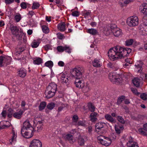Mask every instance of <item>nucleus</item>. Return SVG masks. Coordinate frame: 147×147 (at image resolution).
I'll return each mask as SVG.
<instances>
[{"instance_id": "59", "label": "nucleus", "mask_w": 147, "mask_h": 147, "mask_svg": "<svg viewBox=\"0 0 147 147\" xmlns=\"http://www.w3.org/2000/svg\"><path fill=\"white\" fill-rule=\"evenodd\" d=\"M15 0H5V3L6 4H9L13 3Z\"/></svg>"}, {"instance_id": "32", "label": "nucleus", "mask_w": 147, "mask_h": 147, "mask_svg": "<svg viewBox=\"0 0 147 147\" xmlns=\"http://www.w3.org/2000/svg\"><path fill=\"white\" fill-rule=\"evenodd\" d=\"M46 105V103L45 102L43 101L41 102L39 106V110L42 111L45 108Z\"/></svg>"}, {"instance_id": "41", "label": "nucleus", "mask_w": 147, "mask_h": 147, "mask_svg": "<svg viewBox=\"0 0 147 147\" xmlns=\"http://www.w3.org/2000/svg\"><path fill=\"white\" fill-rule=\"evenodd\" d=\"M115 128L116 132L118 134H119L120 133V129H122V127L118 125H115Z\"/></svg>"}, {"instance_id": "19", "label": "nucleus", "mask_w": 147, "mask_h": 147, "mask_svg": "<svg viewBox=\"0 0 147 147\" xmlns=\"http://www.w3.org/2000/svg\"><path fill=\"white\" fill-rule=\"evenodd\" d=\"M26 74V70L24 68H21L18 72V75L20 77L24 78Z\"/></svg>"}, {"instance_id": "16", "label": "nucleus", "mask_w": 147, "mask_h": 147, "mask_svg": "<svg viewBox=\"0 0 147 147\" xmlns=\"http://www.w3.org/2000/svg\"><path fill=\"white\" fill-rule=\"evenodd\" d=\"M139 32L140 34L142 35H147V27L145 26L144 27L140 26L139 27Z\"/></svg>"}, {"instance_id": "3", "label": "nucleus", "mask_w": 147, "mask_h": 147, "mask_svg": "<svg viewBox=\"0 0 147 147\" xmlns=\"http://www.w3.org/2000/svg\"><path fill=\"white\" fill-rule=\"evenodd\" d=\"M25 50V48L21 47H18L15 49V51L12 52L13 56L16 58V59L18 60L22 61L25 60L26 56L24 55L21 56V57H19L20 53Z\"/></svg>"}, {"instance_id": "11", "label": "nucleus", "mask_w": 147, "mask_h": 147, "mask_svg": "<svg viewBox=\"0 0 147 147\" xmlns=\"http://www.w3.org/2000/svg\"><path fill=\"white\" fill-rule=\"evenodd\" d=\"M41 142L38 139H34L32 140L30 144L29 147H42Z\"/></svg>"}, {"instance_id": "37", "label": "nucleus", "mask_w": 147, "mask_h": 147, "mask_svg": "<svg viewBox=\"0 0 147 147\" xmlns=\"http://www.w3.org/2000/svg\"><path fill=\"white\" fill-rule=\"evenodd\" d=\"M55 105L53 102H51L49 103L47 105V108L50 110H52L55 107Z\"/></svg>"}, {"instance_id": "14", "label": "nucleus", "mask_w": 147, "mask_h": 147, "mask_svg": "<svg viewBox=\"0 0 147 147\" xmlns=\"http://www.w3.org/2000/svg\"><path fill=\"white\" fill-rule=\"evenodd\" d=\"M143 79L141 78V79L138 78H135L132 80V82L134 86L137 87L139 86L140 84H142V82Z\"/></svg>"}, {"instance_id": "54", "label": "nucleus", "mask_w": 147, "mask_h": 147, "mask_svg": "<svg viewBox=\"0 0 147 147\" xmlns=\"http://www.w3.org/2000/svg\"><path fill=\"white\" fill-rule=\"evenodd\" d=\"M133 42L132 39L127 40L126 41V45L127 46H129L131 45Z\"/></svg>"}, {"instance_id": "22", "label": "nucleus", "mask_w": 147, "mask_h": 147, "mask_svg": "<svg viewBox=\"0 0 147 147\" xmlns=\"http://www.w3.org/2000/svg\"><path fill=\"white\" fill-rule=\"evenodd\" d=\"M75 84L77 87L82 88L83 87V82L80 80V79H76Z\"/></svg>"}, {"instance_id": "60", "label": "nucleus", "mask_w": 147, "mask_h": 147, "mask_svg": "<svg viewBox=\"0 0 147 147\" xmlns=\"http://www.w3.org/2000/svg\"><path fill=\"white\" fill-rule=\"evenodd\" d=\"M78 119V117L77 115H74L72 119L73 122H76Z\"/></svg>"}, {"instance_id": "6", "label": "nucleus", "mask_w": 147, "mask_h": 147, "mask_svg": "<svg viewBox=\"0 0 147 147\" xmlns=\"http://www.w3.org/2000/svg\"><path fill=\"white\" fill-rule=\"evenodd\" d=\"M97 139L101 144L105 146H109L112 142L111 139L102 135L98 136Z\"/></svg>"}, {"instance_id": "47", "label": "nucleus", "mask_w": 147, "mask_h": 147, "mask_svg": "<svg viewBox=\"0 0 147 147\" xmlns=\"http://www.w3.org/2000/svg\"><path fill=\"white\" fill-rule=\"evenodd\" d=\"M16 37V38L18 40H22V39L23 38H22L23 36L19 32L18 33V34H17L16 35H14Z\"/></svg>"}, {"instance_id": "13", "label": "nucleus", "mask_w": 147, "mask_h": 147, "mask_svg": "<svg viewBox=\"0 0 147 147\" xmlns=\"http://www.w3.org/2000/svg\"><path fill=\"white\" fill-rule=\"evenodd\" d=\"M111 31L114 35L116 37L121 36L123 34L121 30L118 28L112 29Z\"/></svg>"}, {"instance_id": "50", "label": "nucleus", "mask_w": 147, "mask_h": 147, "mask_svg": "<svg viewBox=\"0 0 147 147\" xmlns=\"http://www.w3.org/2000/svg\"><path fill=\"white\" fill-rule=\"evenodd\" d=\"M127 140L128 141L127 143V146H128V144L129 143L131 144L133 142H135L133 141V139L131 136H128L127 138Z\"/></svg>"}, {"instance_id": "44", "label": "nucleus", "mask_w": 147, "mask_h": 147, "mask_svg": "<svg viewBox=\"0 0 147 147\" xmlns=\"http://www.w3.org/2000/svg\"><path fill=\"white\" fill-rule=\"evenodd\" d=\"M127 147H139L138 143L136 142H133L131 144L129 143Z\"/></svg>"}, {"instance_id": "17", "label": "nucleus", "mask_w": 147, "mask_h": 147, "mask_svg": "<svg viewBox=\"0 0 147 147\" xmlns=\"http://www.w3.org/2000/svg\"><path fill=\"white\" fill-rule=\"evenodd\" d=\"M98 115V113L95 112H92L90 114V121L92 122H95L97 120V117Z\"/></svg>"}, {"instance_id": "24", "label": "nucleus", "mask_w": 147, "mask_h": 147, "mask_svg": "<svg viewBox=\"0 0 147 147\" xmlns=\"http://www.w3.org/2000/svg\"><path fill=\"white\" fill-rule=\"evenodd\" d=\"M60 80L63 83H66L69 81L68 77L65 74H62L60 77Z\"/></svg>"}, {"instance_id": "34", "label": "nucleus", "mask_w": 147, "mask_h": 147, "mask_svg": "<svg viewBox=\"0 0 147 147\" xmlns=\"http://www.w3.org/2000/svg\"><path fill=\"white\" fill-rule=\"evenodd\" d=\"M12 136L11 139V142H10L11 144V142H13L14 141H16V140L17 137V133H15L13 130H12Z\"/></svg>"}, {"instance_id": "55", "label": "nucleus", "mask_w": 147, "mask_h": 147, "mask_svg": "<svg viewBox=\"0 0 147 147\" xmlns=\"http://www.w3.org/2000/svg\"><path fill=\"white\" fill-rule=\"evenodd\" d=\"M140 97L144 100H147V94L143 93L141 94Z\"/></svg>"}, {"instance_id": "36", "label": "nucleus", "mask_w": 147, "mask_h": 147, "mask_svg": "<svg viewBox=\"0 0 147 147\" xmlns=\"http://www.w3.org/2000/svg\"><path fill=\"white\" fill-rule=\"evenodd\" d=\"M42 29L43 32L45 33H48L49 32V30L48 28L46 26H42Z\"/></svg>"}, {"instance_id": "23", "label": "nucleus", "mask_w": 147, "mask_h": 147, "mask_svg": "<svg viewBox=\"0 0 147 147\" xmlns=\"http://www.w3.org/2000/svg\"><path fill=\"white\" fill-rule=\"evenodd\" d=\"M40 42V39L34 40L32 42L31 44V46L33 48H36L38 46Z\"/></svg>"}, {"instance_id": "39", "label": "nucleus", "mask_w": 147, "mask_h": 147, "mask_svg": "<svg viewBox=\"0 0 147 147\" xmlns=\"http://www.w3.org/2000/svg\"><path fill=\"white\" fill-rule=\"evenodd\" d=\"M88 108L90 111L91 112H94L95 111V107L91 103L89 104Z\"/></svg>"}, {"instance_id": "18", "label": "nucleus", "mask_w": 147, "mask_h": 147, "mask_svg": "<svg viewBox=\"0 0 147 147\" xmlns=\"http://www.w3.org/2000/svg\"><path fill=\"white\" fill-rule=\"evenodd\" d=\"M140 10L142 13L146 15V14H147V3H143L140 7Z\"/></svg>"}, {"instance_id": "64", "label": "nucleus", "mask_w": 147, "mask_h": 147, "mask_svg": "<svg viewBox=\"0 0 147 147\" xmlns=\"http://www.w3.org/2000/svg\"><path fill=\"white\" fill-rule=\"evenodd\" d=\"M72 15L73 16L77 17L79 15V14L78 11H75L72 12Z\"/></svg>"}, {"instance_id": "9", "label": "nucleus", "mask_w": 147, "mask_h": 147, "mask_svg": "<svg viewBox=\"0 0 147 147\" xmlns=\"http://www.w3.org/2000/svg\"><path fill=\"white\" fill-rule=\"evenodd\" d=\"M57 50L58 51L60 52H62L65 51L66 52L68 53L71 52V49L70 47L68 45H65L64 46H58L57 47Z\"/></svg>"}, {"instance_id": "33", "label": "nucleus", "mask_w": 147, "mask_h": 147, "mask_svg": "<svg viewBox=\"0 0 147 147\" xmlns=\"http://www.w3.org/2000/svg\"><path fill=\"white\" fill-rule=\"evenodd\" d=\"M93 65L95 67H99L100 66V62L98 60L95 59L93 62Z\"/></svg>"}, {"instance_id": "28", "label": "nucleus", "mask_w": 147, "mask_h": 147, "mask_svg": "<svg viewBox=\"0 0 147 147\" xmlns=\"http://www.w3.org/2000/svg\"><path fill=\"white\" fill-rule=\"evenodd\" d=\"M66 139L69 140L71 143H73L74 141V139L73 135L71 134H68L65 136Z\"/></svg>"}, {"instance_id": "43", "label": "nucleus", "mask_w": 147, "mask_h": 147, "mask_svg": "<svg viewBox=\"0 0 147 147\" xmlns=\"http://www.w3.org/2000/svg\"><path fill=\"white\" fill-rule=\"evenodd\" d=\"M21 15L19 13L17 14L14 17V19L16 21L18 22H19L21 20Z\"/></svg>"}, {"instance_id": "8", "label": "nucleus", "mask_w": 147, "mask_h": 147, "mask_svg": "<svg viewBox=\"0 0 147 147\" xmlns=\"http://www.w3.org/2000/svg\"><path fill=\"white\" fill-rule=\"evenodd\" d=\"M28 122L26 120L23 123V126L21 129V133L24 138H27L28 136Z\"/></svg>"}, {"instance_id": "49", "label": "nucleus", "mask_w": 147, "mask_h": 147, "mask_svg": "<svg viewBox=\"0 0 147 147\" xmlns=\"http://www.w3.org/2000/svg\"><path fill=\"white\" fill-rule=\"evenodd\" d=\"M118 121L122 123H125V121L121 116H117L116 117Z\"/></svg>"}, {"instance_id": "29", "label": "nucleus", "mask_w": 147, "mask_h": 147, "mask_svg": "<svg viewBox=\"0 0 147 147\" xmlns=\"http://www.w3.org/2000/svg\"><path fill=\"white\" fill-rule=\"evenodd\" d=\"M82 15L86 19H88L91 16V12L90 10H85L82 11Z\"/></svg>"}, {"instance_id": "58", "label": "nucleus", "mask_w": 147, "mask_h": 147, "mask_svg": "<svg viewBox=\"0 0 147 147\" xmlns=\"http://www.w3.org/2000/svg\"><path fill=\"white\" fill-rule=\"evenodd\" d=\"M20 6L21 8L23 9H25L27 8L26 4L25 2H22L21 3Z\"/></svg>"}, {"instance_id": "30", "label": "nucleus", "mask_w": 147, "mask_h": 147, "mask_svg": "<svg viewBox=\"0 0 147 147\" xmlns=\"http://www.w3.org/2000/svg\"><path fill=\"white\" fill-rule=\"evenodd\" d=\"M132 0H125L124 1H120L119 2V4L121 6H123L132 2Z\"/></svg>"}, {"instance_id": "57", "label": "nucleus", "mask_w": 147, "mask_h": 147, "mask_svg": "<svg viewBox=\"0 0 147 147\" xmlns=\"http://www.w3.org/2000/svg\"><path fill=\"white\" fill-rule=\"evenodd\" d=\"M45 48L46 50L48 51L49 50L52 49V47L50 45L47 44L45 46Z\"/></svg>"}, {"instance_id": "2", "label": "nucleus", "mask_w": 147, "mask_h": 147, "mask_svg": "<svg viewBox=\"0 0 147 147\" xmlns=\"http://www.w3.org/2000/svg\"><path fill=\"white\" fill-rule=\"evenodd\" d=\"M57 90V85L54 83H50L47 87L45 94L47 98H50L53 96Z\"/></svg>"}, {"instance_id": "48", "label": "nucleus", "mask_w": 147, "mask_h": 147, "mask_svg": "<svg viewBox=\"0 0 147 147\" xmlns=\"http://www.w3.org/2000/svg\"><path fill=\"white\" fill-rule=\"evenodd\" d=\"M139 134L143 135H147V133L144 131L142 128H140L138 129Z\"/></svg>"}, {"instance_id": "45", "label": "nucleus", "mask_w": 147, "mask_h": 147, "mask_svg": "<svg viewBox=\"0 0 147 147\" xmlns=\"http://www.w3.org/2000/svg\"><path fill=\"white\" fill-rule=\"evenodd\" d=\"M125 97L124 96H121L119 97L118 99L117 103L119 105L125 99Z\"/></svg>"}, {"instance_id": "31", "label": "nucleus", "mask_w": 147, "mask_h": 147, "mask_svg": "<svg viewBox=\"0 0 147 147\" xmlns=\"http://www.w3.org/2000/svg\"><path fill=\"white\" fill-rule=\"evenodd\" d=\"M87 32L92 35H95L97 34V31L94 28L88 29L87 30Z\"/></svg>"}, {"instance_id": "46", "label": "nucleus", "mask_w": 147, "mask_h": 147, "mask_svg": "<svg viewBox=\"0 0 147 147\" xmlns=\"http://www.w3.org/2000/svg\"><path fill=\"white\" fill-rule=\"evenodd\" d=\"M84 140L81 137V136L79 137L78 139V142L80 145H82L84 143Z\"/></svg>"}, {"instance_id": "62", "label": "nucleus", "mask_w": 147, "mask_h": 147, "mask_svg": "<svg viewBox=\"0 0 147 147\" xmlns=\"http://www.w3.org/2000/svg\"><path fill=\"white\" fill-rule=\"evenodd\" d=\"M8 111L9 112H10L11 113L8 114L7 116L9 117L10 118L12 117V113H13V110H12V109H9L8 110Z\"/></svg>"}, {"instance_id": "63", "label": "nucleus", "mask_w": 147, "mask_h": 147, "mask_svg": "<svg viewBox=\"0 0 147 147\" xmlns=\"http://www.w3.org/2000/svg\"><path fill=\"white\" fill-rule=\"evenodd\" d=\"M125 61L129 64H131L132 63V60L130 58H126L125 60Z\"/></svg>"}, {"instance_id": "56", "label": "nucleus", "mask_w": 147, "mask_h": 147, "mask_svg": "<svg viewBox=\"0 0 147 147\" xmlns=\"http://www.w3.org/2000/svg\"><path fill=\"white\" fill-rule=\"evenodd\" d=\"M142 21L144 25L147 26V14H146V15L144 17Z\"/></svg>"}, {"instance_id": "15", "label": "nucleus", "mask_w": 147, "mask_h": 147, "mask_svg": "<svg viewBox=\"0 0 147 147\" xmlns=\"http://www.w3.org/2000/svg\"><path fill=\"white\" fill-rule=\"evenodd\" d=\"M109 77L111 81L112 82H116L119 79L117 78L115 74L113 72H111L109 74Z\"/></svg>"}, {"instance_id": "42", "label": "nucleus", "mask_w": 147, "mask_h": 147, "mask_svg": "<svg viewBox=\"0 0 147 147\" xmlns=\"http://www.w3.org/2000/svg\"><path fill=\"white\" fill-rule=\"evenodd\" d=\"M40 6L39 3L37 2H34L33 3L32 8L33 9H35L38 8Z\"/></svg>"}, {"instance_id": "25", "label": "nucleus", "mask_w": 147, "mask_h": 147, "mask_svg": "<svg viewBox=\"0 0 147 147\" xmlns=\"http://www.w3.org/2000/svg\"><path fill=\"white\" fill-rule=\"evenodd\" d=\"M105 118L107 121L112 123H115V120L110 115L107 114L105 115Z\"/></svg>"}, {"instance_id": "7", "label": "nucleus", "mask_w": 147, "mask_h": 147, "mask_svg": "<svg viewBox=\"0 0 147 147\" xmlns=\"http://www.w3.org/2000/svg\"><path fill=\"white\" fill-rule=\"evenodd\" d=\"M106 126V124L104 122H99L97 123L95 125L96 132L99 134H104L105 131L103 130Z\"/></svg>"}, {"instance_id": "51", "label": "nucleus", "mask_w": 147, "mask_h": 147, "mask_svg": "<svg viewBox=\"0 0 147 147\" xmlns=\"http://www.w3.org/2000/svg\"><path fill=\"white\" fill-rule=\"evenodd\" d=\"M90 90V87L89 86L87 85L84 87L83 92L84 93H86L89 91Z\"/></svg>"}, {"instance_id": "61", "label": "nucleus", "mask_w": 147, "mask_h": 147, "mask_svg": "<svg viewBox=\"0 0 147 147\" xmlns=\"http://www.w3.org/2000/svg\"><path fill=\"white\" fill-rule=\"evenodd\" d=\"M78 125L82 126H84L85 125V122L81 121H79L77 123Z\"/></svg>"}, {"instance_id": "40", "label": "nucleus", "mask_w": 147, "mask_h": 147, "mask_svg": "<svg viewBox=\"0 0 147 147\" xmlns=\"http://www.w3.org/2000/svg\"><path fill=\"white\" fill-rule=\"evenodd\" d=\"M6 58L5 57L3 56H0V67L3 66V63L5 62Z\"/></svg>"}, {"instance_id": "38", "label": "nucleus", "mask_w": 147, "mask_h": 147, "mask_svg": "<svg viewBox=\"0 0 147 147\" xmlns=\"http://www.w3.org/2000/svg\"><path fill=\"white\" fill-rule=\"evenodd\" d=\"M42 59L40 58L36 59L34 61V63L36 65H39L42 62Z\"/></svg>"}, {"instance_id": "35", "label": "nucleus", "mask_w": 147, "mask_h": 147, "mask_svg": "<svg viewBox=\"0 0 147 147\" xmlns=\"http://www.w3.org/2000/svg\"><path fill=\"white\" fill-rule=\"evenodd\" d=\"M45 65L49 68L52 67L53 65V63L52 61H49L46 62L45 63Z\"/></svg>"}, {"instance_id": "53", "label": "nucleus", "mask_w": 147, "mask_h": 147, "mask_svg": "<svg viewBox=\"0 0 147 147\" xmlns=\"http://www.w3.org/2000/svg\"><path fill=\"white\" fill-rule=\"evenodd\" d=\"M103 31L104 33L106 35H108L109 34V29L107 27L104 29Z\"/></svg>"}, {"instance_id": "12", "label": "nucleus", "mask_w": 147, "mask_h": 147, "mask_svg": "<svg viewBox=\"0 0 147 147\" xmlns=\"http://www.w3.org/2000/svg\"><path fill=\"white\" fill-rule=\"evenodd\" d=\"M31 124V123L28 121V138L32 137L36 131V129L33 127Z\"/></svg>"}, {"instance_id": "27", "label": "nucleus", "mask_w": 147, "mask_h": 147, "mask_svg": "<svg viewBox=\"0 0 147 147\" xmlns=\"http://www.w3.org/2000/svg\"><path fill=\"white\" fill-rule=\"evenodd\" d=\"M42 121H38L36 124L35 126L37 129V131H41L42 129Z\"/></svg>"}, {"instance_id": "52", "label": "nucleus", "mask_w": 147, "mask_h": 147, "mask_svg": "<svg viewBox=\"0 0 147 147\" xmlns=\"http://www.w3.org/2000/svg\"><path fill=\"white\" fill-rule=\"evenodd\" d=\"M57 38L60 39H62L65 38L64 36L61 33L59 32L57 34Z\"/></svg>"}, {"instance_id": "20", "label": "nucleus", "mask_w": 147, "mask_h": 147, "mask_svg": "<svg viewBox=\"0 0 147 147\" xmlns=\"http://www.w3.org/2000/svg\"><path fill=\"white\" fill-rule=\"evenodd\" d=\"M10 29L12 34L14 35H16L19 32V30L16 26L11 25L10 26Z\"/></svg>"}, {"instance_id": "26", "label": "nucleus", "mask_w": 147, "mask_h": 147, "mask_svg": "<svg viewBox=\"0 0 147 147\" xmlns=\"http://www.w3.org/2000/svg\"><path fill=\"white\" fill-rule=\"evenodd\" d=\"M23 113V111L22 110H20L18 112H16L13 114V116L16 118L19 119L22 117Z\"/></svg>"}, {"instance_id": "4", "label": "nucleus", "mask_w": 147, "mask_h": 147, "mask_svg": "<svg viewBox=\"0 0 147 147\" xmlns=\"http://www.w3.org/2000/svg\"><path fill=\"white\" fill-rule=\"evenodd\" d=\"M83 69L80 67H75L72 69L71 73L72 76L75 79H80L82 77Z\"/></svg>"}, {"instance_id": "21", "label": "nucleus", "mask_w": 147, "mask_h": 147, "mask_svg": "<svg viewBox=\"0 0 147 147\" xmlns=\"http://www.w3.org/2000/svg\"><path fill=\"white\" fill-rule=\"evenodd\" d=\"M58 29L61 31H64L65 30V24L64 22L59 23L57 25Z\"/></svg>"}, {"instance_id": "1", "label": "nucleus", "mask_w": 147, "mask_h": 147, "mask_svg": "<svg viewBox=\"0 0 147 147\" xmlns=\"http://www.w3.org/2000/svg\"><path fill=\"white\" fill-rule=\"evenodd\" d=\"M131 51L130 49L123 48L117 46L111 49L109 51L108 54L110 59L114 61L127 55L131 52Z\"/></svg>"}, {"instance_id": "10", "label": "nucleus", "mask_w": 147, "mask_h": 147, "mask_svg": "<svg viewBox=\"0 0 147 147\" xmlns=\"http://www.w3.org/2000/svg\"><path fill=\"white\" fill-rule=\"evenodd\" d=\"M143 63L142 61H137L135 63V71L138 72H141L142 69Z\"/></svg>"}, {"instance_id": "5", "label": "nucleus", "mask_w": 147, "mask_h": 147, "mask_svg": "<svg viewBox=\"0 0 147 147\" xmlns=\"http://www.w3.org/2000/svg\"><path fill=\"white\" fill-rule=\"evenodd\" d=\"M126 22L129 26L135 27L138 25L139 19L136 16H132L127 19Z\"/></svg>"}]
</instances>
